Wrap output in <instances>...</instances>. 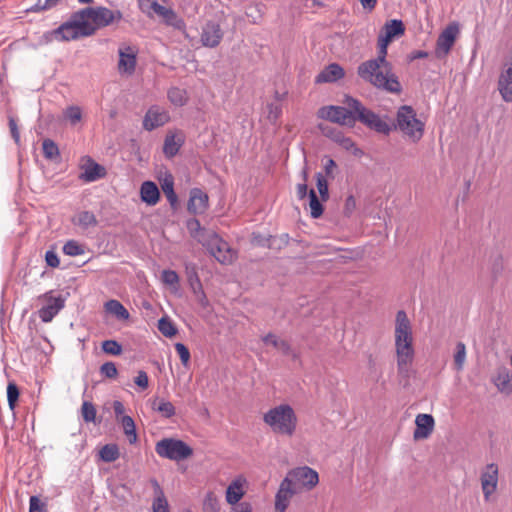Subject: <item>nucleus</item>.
Returning <instances> with one entry per match:
<instances>
[{"mask_svg": "<svg viewBox=\"0 0 512 512\" xmlns=\"http://www.w3.org/2000/svg\"><path fill=\"white\" fill-rule=\"evenodd\" d=\"M344 106L329 105L321 107L317 116L321 119L329 120L345 126H354L358 121L368 129L381 128V124L376 120L375 112L367 108L360 100L345 95L343 99Z\"/></svg>", "mask_w": 512, "mask_h": 512, "instance_id": "1", "label": "nucleus"}, {"mask_svg": "<svg viewBox=\"0 0 512 512\" xmlns=\"http://www.w3.org/2000/svg\"><path fill=\"white\" fill-rule=\"evenodd\" d=\"M376 120L381 124V128H372L371 130L388 136L393 130H399L411 142L417 143L424 135L425 124L417 118V114L412 106L402 105L396 113V121L388 123L379 114L375 113Z\"/></svg>", "mask_w": 512, "mask_h": 512, "instance_id": "2", "label": "nucleus"}, {"mask_svg": "<svg viewBox=\"0 0 512 512\" xmlns=\"http://www.w3.org/2000/svg\"><path fill=\"white\" fill-rule=\"evenodd\" d=\"M388 62L378 61L377 58L362 62L357 68L358 76L377 89L388 93L399 94L402 86L398 77L387 70Z\"/></svg>", "mask_w": 512, "mask_h": 512, "instance_id": "3", "label": "nucleus"}, {"mask_svg": "<svg viewBox=\"0 0 512 512\" xmlns=\"http://www.w3.org/2000/svg\"><path fill=\"white\" fill-rule=\"evenodd\" d=\"M413 337L411 324L404 310H399L396 314L395 323V346L397 353V366L399 373L407 371V366L414 357Z\"/></svg>", "mask_w": 512, "mask_h": 512, "instance_id": "4", "label": "nucleus"}, {"mask_svg": "<svg viewBox=\"0 0 512 512\" xmlns=\"http://www.w3.org/2000/svg\"><path fill=\"white\" fill-rule=\"evenodd\" d=\"M263 421L274 433L291 437L296 431L298 419L289 404H280L265 412Z\"/></svg>", "mask_w": 512, "mask_h": 512, "instance_id": "5", "label": "nucleus"}, {"mask_svg": "<svg viewBox=\"0 0 512 512\" xmlns=\"http://www.w3.org/2000/svg\"><path fill=\"white\" fill-rule=\"evenodd\" d=\"M96 28L85 20L81 10L74 12L70 19L55 29L58 41L76 40L80 37H88L95 33Z\"/></svg>", "mask_w": 512, "mask_h": 512, "instance_id": "6", "label": "nucleus"}, {"mask_svg": "<svg viewBox=\"0 0 512 512\" xmlns=\"http://www.w3.org/2000/svg\"><path fill=\"white\" fill-rule=\"evenodd\" d=\"M156 453L165 459L181 461L193 455V449L180 439L163 438L156 443Z\"/></svg>", "mask_w": 512, "mask_h": 512, "instance_id": "7", "label": "nucleus"}, {"mask_svg": "<svg viewBox=\"0 0 512 512\" xmlns=\"http://www.w3.org/2000/svg\"><path fill=\"white\" fill-rule=\"evenodd\" d=\"M284 479L300 492L303 488L307 490L314 488L319 482V475L314 469L301 466L289 470Z\"/></svg>", "mask_w": 512, "mask_h": 512, "instance_id": "8", "label": "nucleus"}, {"mask_svg": "<svg viewBox=\"0 0 512 512\" xmlns=\"http://www.w3.org/2000/svg\"><path fill=\"white\" fill-rule=\"evenodd\" d=\"M43 306L38 310V316L44 323H49L65 307L66 297L50 290L39 296Z\"/></svg>", "mask_w": 512, "mask_h": 512, "instance_id": "9", "label": "nucleus"}, {"mask_svg": "<svg viewBox=\"0 0 512 512\" xmlns=\"http://www.w3.org/2000/svg\"><path fill=\"white\" fill-rule=\"evenodd\" d=\"M83 17L85 20L90 19L94 23V27H106L112 24L114 21H119L122 19L123 15L121 11L110 10L106 7H87L81 9Z\"/></svg>", "mask_w": 512, "mask_h": 512, "instance_id": "10", "label": "nucleus"}, {"mask_svg": "<svg viewBox=\"0 0 512 512\" xmlns=\"http://www.w3.org/2000/svg\"><path fill=\"white\" fill-rule=\"evenodd\" d=\"M459 25L456 22L450 23L438 36L436 41L435 55L437 58H444L451 51L457 35Z\"/></svg>", "mask_w": 512, "mask_h": 512, "instance_id": "11", "label": "nucleus"}, {"mask_svg": "<svg viewBox=\"0 0 512 512\" xmlns=\"http://www.w3.org/2000/svg\"><path fill=\"white\" fill-rule=\"evenodd\" d=\"M498 466L494 463L487 464L481 471L480 483L483 497L486 502L491 500L498 487Z\"/></svg>", "mask_w": 512, "mask_h": 512, "instance_id": "12", "label": "nucleus"}, {"mask_svg": "<svg viewBox=\"0 0 512 512\" xmlns=\"http://www.w3.org/2000/svg\"><path fill=\"white\" fill-rule=\"evenodd\" d=\"M207 249L210 254L221 264L232 263L235 253L229 247L228 243L213 233L207 243Z\"/></svg>", "mask_w": 512, "mask_h": 512, "instance_id": "13", "label": "nucleus"}, {"mask_svg": "<svg viewBox=\"0 0 512 512\" xmlns=\"http://www.w3.org/2000/svg\"><path fill=\"white\" fill-rule=\"evenodd\" d=\"M170 119L169 113L158 105H152L146 112L143 119V128L152 131L165 125Z\"/></svg>", "mask_w": 512, "mask_h": 512, "instance_id": "14", "label": "nucleus"}, {"mask_svg": "<svg viewBox=\"0 0 512 512\" xmlns=\"http://www.w3.org/2000/svg\"><path fill=\"white\" fill-rule=\"evenodd\" d=\"M118 70L121 74L131 75L137 64V50L130 45H123L118 49Z\"/></svg>", "mask_w": 512, "mask_h": 512, "instance_id": "15", "label": "nucleus"}, {"mask_svg": "<svg viewBox=\"0 0 512 512\" xmlns=\"http://www.w3.org/2000/svg\"><path fill=\"white\" fill-rule=\"evenodd\" d=\"M223 38L220 25L215 21H208L202 28L201 43L205 47L214 48Z\"/></svg>", "mask_w": 512, "mask_h": 512, "instance_id": "16", "label": "nucleus"}, {"mask_svg": "<svg viewBox=\"0 0 512 512\" xmlns=\"http://www.w3.org/2000/svg\"><path fill=\"white\" fill-rule=\"evenodd\" d=\"M297 493L299 492L291 486L288 480L283 479L275 496V510L285 512L290 499Z\"/></svg>", "mask_w": 512, "mask_h": 512, "instance_id": "17", "label": "nucleus"}, {"mask_svg": "<svg viewBox=\"0 0 512 512\" xmlns=\"http://www.w3.org/2000/svg\"><path fill=\"white\" fill-rule=\"evenodd\" d=\"M208 200V195L201 189H191L187 204L189 213L194 215L203 214L208 208Z\"/></svg>", "mask_w": 512, "mask_h": 512, "instance_id": "18", "label": "nucleus"}, {"mask_svg": "<svg viewBox=\"0 0 512 512\" xmlns=\"http://www.w3.org/2000/svg\"><path fill=\"white\" fill-rule=\"evenodd\" d=\"M416 429L413 436L415 439L427 438L433 431L435 421L430 414H419L415 419Z\"/></svg>", "mask_w": 512, "mask_h": 512, "instance_id": "19", "label": "nucleus"}, {"mask_svg": "<svg viewBox=\"0 0 512 512\" xmlns=\"http://www.w3.org/2000/svg\"><path fill=\"white\" fill-rule=\"evenodd\" d=\"M345 75L344 69L337 63L326 66L315 78L317 84L333 83L342 79Z\"/></svg>", "mask_w": 512, "mask_h": 512, "instance_id": "20", "label": "nucleus"}, {"mask_svg": "<svg viewBox=\"0 0 512 512\" xmlns=\"http://www.w3.org/2000/svg\"><path fill=\"white\" fill-rule=\"evenodd\" d=\"M141 200L149 206H154L160 199V191L153 181H144L140 187Z\"/></svg>", "mask_w": 512, "mask_h": 512, "instance_id": "21", "label": "nucleus"}, {"mask_svg": "<svg viewBox=\"0 0 512 512\" xmlns=\"http://www.w3.org/2000/svg\"><path fill=\"white\" fill-rule=\"evenodd\" d=\"M83 173L80 178L86 182H94L105 175V169L100 164L93 161L91 158L87 159V163L83 166Z\"/></svg>", "mask_w": 512, "mask_h": 512, "instance_id": "22", "label": "nucleus"}, {"mask_svg": "<svg viewBox=\"0 0 512 512\" xmlns=\"http://www.w3.org/2000/svg\"><path fill=\"white\" fill-rule=\"evenodd\" d=\"M243 483L244 480L242 478H236L228 485L225 493L228 504L236 505L240 503V500L245 494Z\"/></svg>", "mask_w": 512, "mask_h": 512, "instance_id": "23", "label": "nucleus"}, {"mask_svg": "<svg viewBox=\"0 0 512 512\" xmlns=\"http://www.w3.org/2000/svg\"><path fill=\"white\" fill-rule=\"evenodd\" d=\"M493 383L501 393H512V375L508 368L501 367L492 379Z\"/></svg>", "mask_w": 512, "mask_h": 512, "instance_id": "24", "label": "nucleus"}, {"mask_svg": "<svg viewBox=\"0 0 512 512\" xmlns=\"http://www.w3.org/2000/svg\"><path fill=\"white\" fill-rule=\"evenodd\" d=\"M71 222L84 230L95 227L98 223L94 213L87 210L79 212L72 218Z\"/></svg>", "mask_w": 512, "mask_h": 512, "instance_id": "25", "label": "nucleus"}, {"mask_svg": "<svg viewBox=\"0 0 512 512\" xmlns=\"http://www.w3.org/2000/svg\"><path fill=\"white\" fill-rule=\"evenodd\" d=\"M152 409L161 414V416L164 418H171L176 414L174 405L164 398L156 397L152 401Z\"/></svg>", "mask_w": 512, "mask_h": 512, "instance_id": "26", "label": "nucleus"}, {"mask_svg": "<svg viewBox=\"0 0 512 512\" xmlns=\"http://www.w3.org/2000/svg\"><path fill=\"white\" fill-rule=\"evenodd\" d=\"M105 310L116 316L119 320H127L130 317L128 310L124 307V305L115 299L108 300L105 303Z\"/></svg>", "mask_w": 512, "mask_h": 512, "instance_id": "27", "label": "nucleus"}, {"mask_svg": "<svg viewBox=\"0 0 512 512\" xmlns=\"http://www.w3.org/2000/svg\"><path fill=\"white\" fill-rule=\"evenodd\" d=\"M404 32L405 26L402 20L392 19L385 23L382 34L393 40V38L403 35Z\"/></svg>", "mask_w": 512, "mask_h": 512, "instance_id": "28", "label": "nucleus"}, {"mask_svg": "<svg viewBox=\"0 0 512 512\" xmlns=\"http://www.w3.org/2000/svg\"><path fill=\"white\" fill-rule=\"evenodd\" d=\"M161 188L171 207H176L178 197L174 191V180L171 175L165 176V178L161 182Z\"/></svg>", "mask_w": 512, "mask_h": 512, "instance_id": "29", "label": "nucleus"}, {"mask_svg": "<svg viewBox=\"0 0 512 512\" xmlns=\"http://www.w3.org/2000/svg\"><path fill=\"white\" fill-rule=\"evenodd\" d=\"M120 421L124 434L127 436L129 443L135 444L137 442V432L133 418L128 415H123Z\"/></svg>", "mask_w": 512, "mask_h": 512, "instance_id": "30", "label": "nucleus"}, {"mask_svg": "<svg viewBox=\"0 0 512 512\" xmlns=\"http://www.w3.org/2000/svg\"><path fill=\"white\" fill-rule=\"evenodd\" d=\"M119 455V449L115 444H106L101 448L99 452L101 460L106 463L114 462L119 458Z\"/></svg>", "mask_w": 512, "mask_h": 512, "instance_id": "31", "label": "nucleus"}, {"mask_svg": "<svg viewBox=\"0 0 512 512\" xmlns=\"http://www.w3.org/2000/svg\"><path fill=\"white\" fill-rule=\"evenodd\" d=\"M181 147V143L176 141L175 135H167L164 140L163 153L167 158H173Z\"/></svg>", "mask_w": 512, "mask_h": 512, "instance_id": "32", "label": "nucleus"}, {"mask_svg": "<svg viewBox=\"0 0 512 512\" xmlns=\"http://www.w3.org/2000/svg\"><path fill=\"white\" fill-rule=\"evenodd\" d=\"M309 207L312 218H319L323 214V205L313 189L309 191Z\"/></svg>", "mask_w": 512, "mask_h": 512, "instance_id": "33", "label": "nucleus"}, {"mask_svg": "<svg viewBox=\"0 0 512 512\" xmlns=\"http://www.w3.org/2000/svg\"><path fill=\"white\" fill-rule=\"evenodd\" d=\"M167 96L169 101L175 106H183L187 101L185 90L179 87L170 88Z\"/></svg>", "mask_w": 512, "mask_h": 512, "instance_id": "34", "label": "nucleus"}, {"mask_svg": "<svg viewBox=\"0 0 512 512\" xmlns=\"http://www.w3.org/2000/svg\"><path fill=\"white\" fill-rule=\"evenodd\" d=\"M158 330L169 338L175 336L178 332L176 326L168 317H162L158 320Z\"/></svg>", "mask_w": 512, "mask_h": 512, "instance_id": "35", "label": "nucleus"}, {"mask_svg": "<svg viewBox=\"0 0 512 512\" xmlns=\"http://www.w3.org/2000/svg\"><path fill=\"white\" fill-rule=\"evenodd\" d=\"M42 150L44 157L48 160H54L60 154L57 144L49 138L43 140Z\"/></svg>", "mask_w": 512, "mask_h": 512, "instance_id": "36", "label": "nucleus"}, {"mask_svg": "<svg viewBox=\"0 0 512 512\" xmlns=\"http://www.w3.org/2000/svg\"><path fill=\"white\" fill-rule=\"evenodd\" d=\"M64 118L70 123V125L75 126L82 119V110L79 106L72 105L68 106L63 112Z\"/></svg>", "mask_w": 512, "mask_h": 512, "instance_id": "37", "label": "nucleus"}, {"mask_svg": "<svg viewBox=\"0 0 512 512\" xmlns=\"http://www.w3.org/2000/svg\"><path fill=\"white\" fill-rule=\"evenodd\" d=\"M316 186L320 194L321 200L326 201L329 198L328 181L322 172H317L315 175Z\"/></svg>", "mask_w": 512, "mask_h": 512, "instance_id": "38", "label": "nucleus"}, {"mask_svg": "<svg viewBox=\"0 0 512 512\" xmlns=\"http://www.w3.org/2000/svg\"><path fill=\"white\" fill-rule=\"evenodd\" d=\"M63 253L65 255L75 257L85 253L84 247L75 240L67 241L63 246Z\"/></svg>", "mask_w": 512, "mask_h": 512, "instance_id": "39", "label": "nucleus"}, {"mask_svg": "<svg viewBox=\"0 0 512 512\" xmlns=\"http://www.w3.org/2000/svg\"><path fill=\"white\" fill-rule=\"evenodd\" d=\"M101 347L104 353L113 356H118L123 351L122 345L118 341L112 339L103 341Z\"/></svg>", "mask_w": 512, "mask_h": 512, "instance_id": "40", "label": "nucleus"}, {"mask_svg": "<svg viewBox=\"0 0 512 512\" xmlns=\"http://www.w3.org/2000/svg\"><path fill=\"white\" fill-rule=\"evenodd\" d=\"M466 360V346L463 342L456 344V353L454 355V363L458 371L463 369Z\"/></svg>", "mask_w": 512, "mask_h": 512, "instance_id": "41", "label": "nucleus"}, {"mask_svg": "<svg viewBox=\"0 0 512 512\" xmlns=\"http://www.w3.org/2000/svg\"><path fill=\"white\" fill-rule=\"evenodd\" d=\"M392 40L385 36L384 34H380L378 38V56L376 57L378 61L387 62L386 56H387V47L390 44Z\"/></svg>", "mask_w": 512, "mask_h": 512, "instance_id": "42", "label": "nucleus"}, {"mask_svg": "<svg viewBox=\"0 0 512 512\" xmlns=\"http://www.w3.org/2000/svg\"><path fill=\"white\" fill-rule=\"evenodd\" d=\"M203 508L205 512H220L218 499L212 493H208L204 499Z\"/></svg>", "mask_w": 512, "mask_h": 512, "instance_id": "43", "label": "nucleus"}, {"mask_svg": "<svg viewBox=\"0 0 512 512\" xmlns=\"http://www.w3.org/2000/svg\"><path fill=\"white\" fill-rule=\"evenodd\" d=\"M18 398H19L18 386L13 382H9L8 386H7V400H8L9 407L12 410L15 408Z\"/></svg>", "mask_w": 512, "mask_h": 512, "instance_id": "44", "label": "nucleus"}, {"mask_svg": "<svg viewBox=\"0 0 512 512\" xmlns=\"http://www.w3.org/2000/svg\"><path fill=\"white\" fill-rule=\"evenodd\" d=\"M82 417L85 422H94L96 418V409L91 402L84 401L82 404Z\"/></svg>", "mask_w": 512, "mask_h": 512, "instance_id": "45", "label": "nucleus"}, {"mask_svg": "<svg viewBox=\"0 0 512 512\" xmlns=\"http://www.w3.org/2000/svg\"><path fill=\"white\" fill-rule=\"evenodd\" d=\"M100 373L109 379H113L118 375V370L114 362H105L100 367Z\"/></svg>", "mask_w": 512, "mask_h": 512, "instance_id": "46", "label": "nucleus"}, {"mask_svg": "<svg viewBox=\"0 0 512 512\" xmlns=\"http://www.w3.org/2000/svg\"><path fill=\"white\" fill-rule=\"evenodd\" d=\"M162 281L167 285H177L179 283V276L174 270L166 269L161 274Z\"/></svg>", "mask_w": 512, "mask_h": 512, "instance_id": "47", "label": "nucleus"}, {"mask_svg": "<svg viewBox=\"0 0 512 512\" xmlns=\"http://www.w3.org/2000/svg\"><path fill=\"white\" fill-rule=\"evenodd\" d=\"M163 18L165 19L168 25H171L175 28L180 29L184 25L183 20L179 18L176 12L171 8L170 13H166L165 16H163Z\"/></svg>", "mask_w": 512, "mask_h": 512, "instance_id": "48", "label": "nucleus"}, {"mask_svg": "<svg viewBox=\"0 0 512 512\" xmlns=\"http://www.w3.org/2000/svg\"><path fill=\"white\" fill-rule=\"evenodd\" d=\"M274 348L278 349L283 355L291 356L293 359L297 358V353L286 340L280 339Z\"/></svg>", "mask_w": 512, "mask_h": 512, "instance_id": "49", "label": "nucleus"}, {"mask_svg": "<svg viewBox=\"0 0 512 512\" xmlns=\"http://www.w3.org/2000/svg\"><path fill=\"white\" fill-rule=\"evenodd\" d=\"M175 350L178 353L181 363L187 366L190 361V351L183 343H176Z\"/></svg>", "mask_w": 512, "mask_h": 512, "instance_id": "50", "label": "nucleus"}, {"mask_svg": "<svg viewBox=\"0 0 512 512\" xmlns=\"http://www.w3.org/2000/svg\"><path fill=\"white\" fill-rule=\"evenodd\" d=\"M153 512H169V504L166 497H155L152 503Z\"/></svg>", "mask_w": 512, "mask_h": 512, "instance_id": "51", "label": "nucleus"}, {"mask_svg": "<svg viewBox=\"0 0 512 512\" xmlns=\"http://www.w3.org/2000/svg\"><path fill=\"white\" fill-rule=\"evenodd\" d=\"M335 142L339 143L344 149L350 150L354 147V142L350 137H346L341 132L335 133L333 136Z\"/></svg>", "mask_w": 512, "mask_h": 512, "instance_id": "52", "label": "nucleus"}, {"mask_svg": "<svg viewBox=\"0 0 512 512\" xmlns=\"http://www.w3.org/2000/svg\"><path fill=\"white\" fill-rule=\"evenodd\" d=\"M29 512H46L45 505L38 496H31L29 500Z\"/></svg>", "mask_w": 512, "mask_h": 512, "instance_id": "53", "label": "nucleus"}, {"mask_svg": "<svg viewBox=\"0 0 512 512\" xmlns=\"http://www.w3.org/2000/svg\"><path fill=\"white\" fill-rule=\"evenodd\" d=\"M336 168V162L332 158L326 157L323 167L325 173L324 176L326 178H334V171L336 170Z\"/></svg>", "mask_w": 512, "mask_h": 512, "instance_id": "54", "label": "nucleus"}, {"mask_svg": "<svg viewBox=\"0 0 512 512\" xmlns=\"http://www.w3.org/2000/svg\"><path fill=\"white\" fill-rule=\"evenodd\" d=\"M134 382L142 390L147 389L149 386V379L147 373L143 370L138 371V374L135 377Z\"/></svg>", "mask_w": 512, "mask_h": 512, "instance_id": "55", "label": "nucleus"}, {"mask_svg": "<svg viewBox=\"0 0 512 512\" xmlns=\"http://www.w3.org/2000/svg\"><path fill=\"white\" fill-rule=\"evenodd\" d=\"M267 109H268V118L272 121H276L282 112L281 106L276 103L268 104Z\"/></svg>", "mask_w": 512, "mask_h": 512, "instance_id": "56", "label": "nucleus"}, {"mask_svg": "<svg viewBox=\"0 0 512 512\" xmlns=\"http://www.w3.org/2000/svg\"><path fill=\"white\" fill-rule=\"evenodd\" d=\"M45 261H46V264L49 267H52V268H56L60 264V260L58 258V255L56 254V252H54L52 250L46 251Z\"/></svg>", "mask_w": 512, "mask_h": 512, "instance_id": "57", "label": "nucleus"}, {"mask_svg": "<svg viewBox=\"0 0 512 512\" xmlns=\"http://www.w3.org/2000/svg\"><path fill=\"white\" fill-rule=\"evenodd\" d=\"M9 128L11 132V136L14 139L16 144H19L20 142V133L18 130L17 123L13 117H9Z\"/></svg>", "mask_w": 512, "mask_h": 512, "instance_id": "58", "label": "nucleus"}, {"mask_svg": "<svg viewBox=\"0 0 512 512\" xmlns=\"http://www.w3.org/2000/svg\"><path fill=\"white\" fill-rule=\"evenodd\" d=\"M53 40H58V34H57V33H55V29L45 32V33L41 36V38H40V40H39V43H40L41 45H43V44H49V43H51Z\"/></svg>", "mask_w": 512, "mask_h": 512, "instance_id": "59", "label": "nucleus"}, {"mask_svg": "<svg viewBox=\"0 0 512 512\" xmlns=\"http://www.w3.org/2000/svg\"><path fill=\"white\" fill-rule=\"evenodd\" d=\"M230 512H252V505L249 502H240L236 505H232Z\"/></svg>", "mask_w": 512, "mask_h": 512, "instance_id": "60", "label": "nucleus"}, {"mask_svg": "<svg viewBox=\"0 0 512 512\" xmlns=\"http://www.w3.org/2000/svg\"><path fill=\"white\" fill-rule=\"evenodd\" d=\"M151 8L156 14H158L161 17L165 16L166 13H170V8H167L156 1H154L151 4Z\"/></svg>", "mask_w": 512, "mask_h": 512, "instance_id": "61", "label": "nucleus"}, {"mask_svg": "<svg viewBox=\"0 0 512 512\" xmlns=\"http://www.w3.org/2000/svg\"><path fill=\"white\" fill-rule=\"evenodd\" d=\"M428 57V53L426 51H423V50H415V51H412L409 55H408V61L409 62H412L416 59H422V58H427Z\"/></svg>", "mask_w": 512, "mask_h": 512, "instance_id": "62", "label": "nucleus"}, {"mask_svg": "<svg viewBox=\"0 0 512 512\" xmlns=\"http://www.w3.org/2000/svg\"><path fill=\"white\" fill-rule=\"evenodd\" d=\"M309 196L308 186L306 183H300L297 185V196L300 200L304 199L306 196Z\"/></svg>", "mask_w": 512, "mask_h": 512, "instance_id": "63", "label": "nucleus"}, {"mask_svg": "<svg viewBox=\"0 0 512 512\" xmlns=\"http://www.w3.org/2000/svg\"><path fill=\"white\" fill-rule=\"evenodd\" d=\"M280 339L272 334V333H269L267 334L266 336L263 337V342L266 344V345H272L273 347H275L278 343Z\"/></svg>", "mask_w": 512, "mask_h": 512, "instance_id": "64", "label": "nucleus"}]
</instances>
